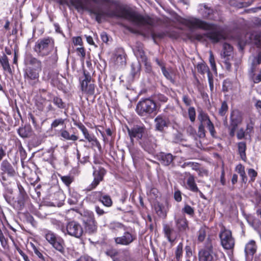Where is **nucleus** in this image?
<instances>
[{
    "label": "nucleus",
    "instance_id": "nucleus-12",
    "mask_svg": "<svg viewBox=\"0 0 261 261\" xmlns=\"http://www.w3.org/2000/svg\"><path fill=\"white\" fill-rule=\"evenodd\" d=\"M127 132L132 143L134 142V138L137 140H141L144 136L145 128L142 125H134L133 127L129 128L127 127Z\"/></svg>",
    "mask_w": 261,
    "mask_h": 261
},
{
    "label": "nucleus",
    "instance_id": "nucleus-18",
    "mask_svg": "<svg viewBox=\"0 0 261 261\" xmlns=\"http://www.w3.org/2000/svg\"><path fill=\"white\" fill-rule=\"evenodd\" d=\"M175 221L176 227L179 231H186L188 229V222L185 216L175 218Z\"/></svg>",
    "mask_w": 261,
    "mask_h": 261
},
{
    "label": "nucleus",
    "instance_id": "nucleus-63",
    "mask_svg": "<svg viewBox=\"0 0 261 261\" xmlns=\"http://www.w3.org/2000/svg\"><path fill=\"white\" fill-rule=\"evenodd\" d=\"M76 261H92V259L88 256H83L80 257Z\"/></svg>",
    "mask_w": 261,
    "mask_h": 261
},
{
    "label": "nucleus",
    "instance_id": "nucleus-47",
    "mask_svg": "<svg viewBox=\"0 0 261 261\" xmlns=\"http://www.w3.org/2000/svg\"><path fill=\"white\" fill-rule=\"evenodd\" d=\"M25 196L22 193L20 194L18 197L17 203L19 205L20 208H21L24 205L25 201Z\"/></svg>",
    "mask_w": 261,
    "mask_h": 261
},
{
    "label": "nucleus",
    "instance_id": "nucleus-2",
    "mask_svg": "<svg viewBox=\"0 0 261 261\" xmlns=\"http://www.w3.org/2000/svg\"><path fill=\"white\" fill-rule=\"evenodd\" d=\"M26 67L24 69V82L34 86L39 82L40 73L42 71V62L32 56H28L24 59Z\"/></svg>",
    "mask_w": 261,
    "mask_h": 261
},
{
    "label": "nucleus",
    "instance_id": "nucleus-35",
    "mask_svg": "<svg viewBox=\"0 0 261 261\" xmlns=\"http://www.w3.org/2000/svg\"><path fill=\"white\" fill-rule=\"evenodd\" d=\"M51 101L59 109H64L65 107V103L60 97L54 96Z\"/></svg>",
    "mask_w": 261,
    "mask_h": 261
},
{
    "label": "nucleus",
    "instance_id": "nucleus-8",
    "mask_svg": "<svg viewBox=\"0 0 261 261\" xmlns=\"http://www.w3.org/2000/svg\"><path fill=\"white\" fill-rule=\"evenodd\" d=\"M221 244L225 249H231L234 245V240L231 231L225 227H222L219 233Z\"/></svg>",
    "mask_w": 261,
    "mask_h": 261
},
{
    "label": "nucleus",
    "instance_id": "nucleus-26",
    "mask_svg": "<svg viewBox=\"0 0 261 261\" xmlns=\"http://www.w3.org/2000/svg\"><path fill=\"white\" fill-rule=\"evenodd\" d=\"M0 63L2 65L4 71H7L9 73L12 72V70L10 67L8 58L4 55L0 57Z\"/></svg>",
    "mask_w": 261,
    "mask_h": 261
},
{
    "label": "nucleus",
    "instance_id": "nucleus-45",
    "mask_svg": "<svg viewBox=\"0 0 261 261\" xmlns=\"http://www.w3.org/2000/svg\"><path fill=\"white\" fill-rule=\"evenodd\" d=\"M209 61L211 64L212 69L213 70H216V66L215 62V58L212 51H210Z\"/></svg>",
    "mask_w": 261,
    "mask_h": 261
},
{
    "label": "nucleus",
    "instance_id": "nucleus-22",
    "mask_svg": "<svg viewBox=\"0 0 261 261\" xmlns=\"http://www.w3.org/2000/svg\"><path fill=\"white\" fill-rule=\"evenodd\" d=\"M257 246L255 242L253 240L250 241L245 246V252L247 256L253 255L256 252Z\"/></svg>",
    "mask_w": 261,
    "mask_h": 261
},
{
    "label": "nucleus",
    "instance_id": "nucleus-37",
    "mask_svg": "<svg viewBox=\"0 0 261 261\" xmlns=\"http://www.w3.org/2000/svg\"><path fill=\"white\" fill-rule=\"evenodd\" d=\"M213 13V10L206 6H202L201 8V14L204 18H208Z\"/></svg>",
    "mask_w": 261,
    "mask_h": 261
},
{
    "label": "nucleus",
    "instance_id": "nucleus-19",
    "mask_svg": "<svg viewBox=\"0 0 261 261\" xmlns=\"http://www.w3.org/2000/svg\"><path fill=\"white\" fill-rule=\"evenodd\" d=\"M95 195L105 206L110 207L112 205V200L110 196L107 195H103L101 192H95Z\"/></svg>",
    "mask_w": 261,
    "mask_h": 261
},
{
    "label": "nucleus",
    "instance_id": "nucleus-50",
    "mask_svg": "<svg viewBox=\"0 0 261 261\" xmlns=\"http://www.w3.org/2000/svg\"><path fill=\"white\" fill-rule=\"evenodd\" d=\"M61 178L66 186H69L72 182V178L70 176H62Z\"/></svg>",
    "mask_w": 261,
    "mask_h": 261
},
{
    "label": "nucleus",
    "instance_id": "nucleus-11",
    "mask_svg": "<svg viewBox=\"0 0 261 261\" xmlns=\"http://www.w3.org/2000/svg\"><path fill=\"white\" fill-rule=\"evenodd\" d=\"M85 78L81 83L82 91L88 95H92L95 93V86L91 83V76L84 72Z\"/></svg>",
    "mask_w": 261,
    "mask_h": 261
},
{
    "label": "nucleus",
    "instance_id": "nucleus-60",
    "mask_svg": "<svg viewBox=\"0 0 261 261\" xmlns=\"http://www.w3.org/2000/svg\"><path fill=\"white\" fill-rule=\"evenodd\" d=\"M155 98L159 101L162 102H165L167 101V98L164 95L158 94L155 96Z\"/></svg>",
    "mask_w": 261,
    "mask_h": 261
},
{
    "label": "nucleus",
    "instance_id": "nucleus-33",
    "mask_svg": "<svg viewBox=\"0 0 261 261\" xmlns=\"http://www.w3.org/2000/svg\"><path fill=\"white\" fill-rule=\"evenodd\" d=\"M95 15H96V19L98 22H100L101 19L105 16L107 17H113L115 15L114 13H109L107 12H105L102 11H98L94 12Z\"/></svg>",
    "mask_w": 261,
    "mask_h": 261
},
{
    "label": "nucleus",
    "instance_id": "nucleus-48",
    "mask_svg": "<svg viewBox=\"0 0 261 261\" xmlns=\"http://www.w3.org/2000/svg\"><path fill=\"white\" fill-rule=\"evenodd\" d=\"M182 211L186 214L192 215L194 214V209L189 205H186L183 208Z\"/></svg>",
    "mask_w": 261,
    "mask_h": 261
},
{
    "label": "nucleus",
    "instance_id": "nucleus-32",
    "mask_svg": "<svg viewBox=\"0 0 261 261\" xmlns=\"http://www.w3.org/2000/svg\"><path fill=\"white\" fill-rule=\"evenodd\" d=\"M198 118L199 120L201 122V124H203V125L207 124L209 122L211 121L207 114L203 111L199 112Z\"/></svg>",
    "mask_w": 261,
    "mask_h": 261
},
{
    "label": "nucleus",
    "instance_id": "nucleus-46",
    "mask_svg": "<svg viewBox=\"0 0 261 261\" xmlns=\"http://www.w3.org/2000/svg\"><path fill=\"white\" fill-rule=\"evenodd\" d=\"M116 64H123L125 62V57L123 54H118L116 55Z\"/></svg>",
    "mask_w": 261,
    "mask_h": 261
},
{
    "label": "nucleus",
    "instance_id": "nucleus-51",
    "mask_svg": "<svg viewBox=\"0 0 261 261\" xmlns=\"http://www.w3.org/2000/svg\"><path fill=\"white\" fill-rule=\"evenodd\" d=\"M248 174L251 178L252 181H254L255 177L257 176V172L253 169H249L248 170Z\"/></svg>",
    "mask_w": 261,
    "mask_h": 261
},
{
    "label": "nucleus",
    "instance_id": "nucleus-30",
    "mask_svg": "<svg viewBox=\"0 0 261 261\" xmlns=\"http://www.w3.org/2000/svg\"><path fill=\"white\" fill-rule=\"evenodd\" d=\"M106 254L110 256L113 261H120L119 257H118V252L115 249H110L106 251Z\"/></svg>",
    "mask_w": 261,
    "mask_h": 261
},
{
    "label": "nucleus",
    "instance_id": "nucleus-1",
    "mask_svg": "<svg viewBox=\"0 0 261 261\" xmlns=\"http://www.w3.org/2000/svg\"><path fill=\"white\" fill-rule=\"evenodd\" d=\"M184 23L190 28H199L208 31L205 36L213 42H218L223 38V35L220 28L214 23H208L195 17L185 19Z\"/></svg>",
    "mask_w": 261,
    "mask_h": 261
},
{
    "label": "nucleus",
    "instance_id": "nucleus-5",
    "mask_svg": "<svg viewBox=\"0 0 261 261\" xmlns=\"http://www.w3.org/2000/svg\"><path fill=\"white\" fill-rule=\"evenodd\" d=\"M156 105L150 99H145L140 101L137 106V113L141 116H146L155 111Z\"/></svg>",
    "mask_w": 261,
    "mask_h": 261
},
{
    "label": "nucleus",
    "instance_id": "nucleus-16",
    "mask_svg": "<svg viewBox=\"0 0 261 261\" xmlns=\"http://www.w3.org/2000/svg\"><path fill=\"white\" fill-rule=\"evenodd\" d=\"M79 128L82 132L85 138L89 141L92 142L93 145L96 146L98 148L101 147L100 144L98 140L94 136H91L86 127L82 124L79 125Z\"/></svg>",
    "mask_w": 261,
    "mask_h": 261
},
{
    "label": "nucleus",
    "instance_id": "nucleus-36",
    "mask_svg": "<svg viewBox=\"0 0 261 261\" xmlns=\"http://www.w3.org/2000/svg\"><path fill=\"white\" fill-rule=\"evenodd\" d=\"M197 70L201 74H204L205 73H207V76H208V73L210 74L208 67L203 63H200L198 64Z\"/></svg>",
    "mask_w": 261,
    "mask_h": 261
},
{
    "label": "nucleus",
    "instance_id": "nucleus-56",
    "mask_svg": "<svg viewBox=\"0 0 261 261\" xmlns=\"http://www.w3.org/2000/svg\"><path fill=\"white\" fill-rule=\"evenodd\" d=\"M182 100L187 106H190L192 102L191 99L186 95L182 96Z\"/></svg>",
    "mask_w": 261,
    "mask_h": 261
},
{
    "label": "nucleus",
    "instance_id": "nucleus-9",
    "mask_svg": "<svg viewBox=\"0 0 261 261\" xmlns=\"http://www.w3.org/2000/svg\"><path fill=\"white\" fill-rule=\"evenodd\" d=\"M66 230L69 236L76 238H80L83 233V228L82 225L74 221L69 222L67 224Z\"/></svg>",
    "mask_w": 261,
    "mask_h": 261
},
{
    "label": "nucleus",
    "instance_id": "nucleus-43",
    "mask_svg": "<svg viewBox=\"0 0 261 261\" xmlns=\"http://www.w3.org/2000/svg\"><path fill=\"white\" fill-rule=\"evenodd\" d=\"M64 119L59 118L55 119L51 124V128H55L60 125H63L64 123Z\"/></svg>",
    "mask_w": 261,
    "mask_h": 261
},
{
    "label": "nucleus",
    "instance_id": "nucleus-54",
    "mask_svg": "<svg viewBox=\"0 0 261 261\" xmlns=\"http://www.w3.org/2000/svg\"><path fill=\"white\" fill-rule=\"evenodd\" d=\"M79 56H80L82 58V60H84L85 57V51L83 47H79L76 49Z\"/></svg>",
    "mask_w": 261,
    "mask_h": 261
},
{
    "label": "nucleus",
    "instance_id": "nucleus-14",
    "mask_svg": "<svg viewBox=\"0 0 261 261\" xmlns=\"http://www.w3.org/2000/svg\"><path fill=\"white\" fill-rule=\"evenodd\" d=\"M106 174V170L103 168H99L98 169H95L93 175L94 179L91 185L89 186L88 190L90 191L96 188L99 182L103 180V177Z\"/></svg>",
    "mask_w": 261,
    "mask_h": 261
},
{
    "label": "nucleus",
    "instance_id": "nucleus-4",
    "mask_svg": "<svg viewBox=\"0 0 261 261\" xmlns=\"http://www.w3.org/2000/svg\"><path fill=\"white\" fill-rule=\"evenodd\" d=\"M122 17L138 26L145 24L151 25L152 23L150 18L143 17L134 11H126L123 13Z\"/></svg>",
    "mask_w": 261,
    "mask_h": 261
},
{
    "label": "nucleus",
    "instance_id": "nucleus-34",
    "mask_svg": "<svg viewBox=\"0 0 261 261\" xmlns=\"http://www.w3.org/2000/svg\"><path fill=\"white\" fill-rule=\"evenodd\" d=\"M81 199V196L76 192H73L70 198L68 199V202L71 204H76Z\"/></svg>",
    "mask_w": 261,
    "mask_h": 261
},
{
    "label": "nucleus",
    "instance_id": "nucleus-62",
    "mask_svg": "<svg viewBox=\"0 0 261 261\" xmlns=\"http://www.w3.org/2000/svg\"><path fill=\"white\" fill-rule=\"evenodd\" d=\"M101 38L105 43H108L109 41V37L106 33H102L101 34Z\"/></svg>",
    "mask_w": 261,
    "mask_h": 261
},
{
    "label": "nucleus",
    "instance_id": "nucleus-64",
    "mask_svg": "<svg viewBox=\"0 0 261 261\" xmlns=\"http://www.w3.org/2000/svg\"><path fill=\"white\" fill-rule=\"evenodd\" d=\"M253 81L255 83H258L261 82V70L259 71L258 75L253 79Z\"/></svg>",
    "mask_w": 261,
    "mask_h": 261
},
{
    "label": "nucleus",
    "instance_id": "nucleus-27",
    "mask_svg": "<svg viewBox=\"0 0 261 261\" xmlns=\"http://www.w3.org/2000/svg\"><path fill=\"white\" fill-rule=\"evenodd\" d=\"M238 152L241 159L246 161L247 160L246 150V145L244 142H239L238 144Z\"/></svg>",
    "mask_w": 261,
    "mask_h": 261
},
{
    "label": "nucleus",
    "instance_id": "nucleus-31",
    "mask_svg": "<svg viewBox=\"0 0 261 261\" xmlns=\"http://www.w3.org/2000/svg\"><path fill=\"white\" fill-rule=\"evenodd\" d=\"M17 132L19 136L22 138L29 137L31 134V128L27 126L19 128Z\"/></svg>",
    "mask_w": 261,
    "mask_h": 261
},
{
    "label": "nucleus",
    "instance_id": "nucleus-28",
    "mask_svg": "<svg viewBox=\"0 0 261 261\" xmlns=\"http://www.w3.org/2000/svg\"><path fill=\"white\" fill-rule=\"evenodd\" d=\"M187 185L189 187V189L191 191L194 192H197L198 191V188L195 182L194 177L193 175L190 174L187 180Z\"/></svg>",
    "mask_w": 261,
    "mask_h": 261
},
{
    "label": "nucleus",
    "instance_id": "nucleus-52",
    "mask_svg": "<svg viewBox=\"0 0 261 261\" xmlns=\"http://www.w3.org/2000/svg\"><path fill=\"white\" fill-rule=\"evenodd\" d=\"M198 136L200 138H203L205 136L204 125L200 124L198 127Z\"/></svg>",
    "mask_w": 261,
    "mask_h": 261
},
{
    "label": "nucleus",
    "instance_id": "nucleus-25",
    "mask_svg": "<svg viewBox=\"0 0 261 261\" xmlns=\"http://www.w3.org/2000/svg\"><path fill=\"white\" fill-rule=\"evenodd\" d=\"M160 160L165 166L170 165L173 160V156L171 153H162L160 155Z\"/></svg>",
    "mask_w": 261,
    "mask_h": 261
},
{
    "label": "nucleus",
    "instance_id": "nucleus-59",
    "mask_svg": "<svg viewBox=\"0 0 261 261\" xmlns=\"http://www.w3.org/2000/svg\"><path fill=\"white\" fill-rule=\"evenodd\" d=\"M236 171L239 174L242 173L245 171L244 167L241 164H239L236 166Z\"/></svg>",
    "mask_w": 261,
    "mask_h": 261
},
{
    "label": "nucleus",
    "instance_id": "nucleus-15",
    "mask_svg": "<svg viewBox=\"0 0 261 261\" xmlns=\"http://www.w3.org/2000/svg\"><path fill=\"white\" fill-rule=\"evenodd\" d=\"M232 47L230 44L226 43L223 44L221 56L225 59L224 64L227 70H230L231 67V64L230 63L229 60L232 53Z\"/></svg>",
    "mask_w": 261,
    "mask_h": 261
},
{
    "label": "nucleus",
    "instance_id": "nucleus-23",
    "mask_svg": "<svg viewBox=\"0 0 261 261\" xmlns=\"http://www.w3.org/2000/svg\"><path fill=\"white\" fill-rule=\"evenodd\" d=\"M156 129L162 131L165 127L168 125V121L165 118H163L161 116H158L155 119Z\"/></svg>",
    "mask_w": 261,
    "mask_h": 261
},
{
    "label": "nucleus",
    "instance_id": "nucleus-41",
    "mask_svg": "<svg viewBox=\"0 0 261 261\" xmlns=\"http://www.w3.org/2000/svg\"><path fill=\"white\" fill-rule=\"evenodd\" d=\"M188 115L190 120L194 122L195 120L196 112L194 107H190L188 109Z\"/></svg>",
    "mask_w": 261,
    "mask_h": 261
},
{
    "label": "nucleus",
    "instance_id": "nucleus-49",
    "mask_svg": "<svg viewBox=\"0 0 261 261\" xmlns=\"http://www.w3.org/2000/svg\"><path fill=\"white\" fill-rule=\"evenodd\" d=\"M206 125L207 128H208V130L210 131V133L211 135L214 137L215 135L216 134V132L214 128V125L213 123L211 121L209 122L208 123H207Z\"/></svg>",
    "mask_w": 261,
    "mask_h": 261
},
{
    "label": "nucleus",
    "instance_id": "nucleus-13",
    "mask_svg": "<svg viewBox=\"0 0 261 261\" xmlns=\"http://www.w3.org/2000/svg\"><path fill=\"white\" fill-rule=\"evenodd\" d=\"M136 239L135 234L128 231L124 232L122 236L114 238V242L117 245L128 246Z\"/></svg>",
    "mask_w": 261,
    "mask_h": 261
},
{
    "label": "nucleus",
    "instance_id": "nucleus-40",
    "mask_svg": "<svg viewBox=\"0 0 261 261\" xmlns=\"http://www.w3.org/2000/svg\"><path fill=\"white\" fill-rule=\"evenodd\" d=\"M182 167H191L193 170L195 171H198L199 168V164L196 163H194L192 162H189L185 163L182 165Z\"/></svg>",
    "mask_w": 261,
    "mask_h": 261
},
{
    "label": "nucleus",
    "instance_id": "nucleus-20",
    "mask_svg": "<svg viewBox=\"0 0 261 261\" xmlns=\"http://www.w3.org/2000/svg\"><path fill=\"white\" fill-rule=\"evenodd\" d=\"M134 52L135 56L138 58H140L142 62H146L147 57L145 55L142 45L141 43L137 44L135 48L134 49Z\"/></svg>",
    "mask_w": 261,
    "mask_h": 261
},
{
    "label": "nucleus",
    "instance_id": "nucleus-55",
    "mask_svg": "<svg viewBox=\"0 0 261 261\" xmlns=\"http://www.w3.org/2000/svg\"><path fill=\"white\" fill-rule=\"evenodd\" d=\"M253 132V125L252 123L248 124L246 129V134L250 135Z\"/></svg>",
    "mask_w": 261,
    "mask_h": 261
},
{
    "label": "nucleus",
    "instance_id": "nucleus-29",
    "mask_svg": "<svg viewBox=\"0 0 261 261\" xmlns=\"http://www.w3.org/2000/svg\"><path fill=\"white\" fill-rule=\"evenodd\" d=\"M61 136L65 140L76 141L78 139L77 136L72 134L70 135L69 132L65 129L61 130Z\"/></svg>",
    "mask_w": 261,
    "mask_h": 261
},
{
    "label": "nucleus",
    "instance_id": "nucleus-57",
    "mask_svg": "<svg viewBox=\"0 0 261 261\" xmlns=\"http://www.w3.org/2000/svg\"><path fill=\"white\" fill-rule=\"evenodd\" d=\"M245 134L246 132L244 130V129L243 128H240L238 131L237 135V138L239 139H242L244 137Z\"/></svg>",
    "mask_w": 261,
    "mask_h": 261
},
{
    "label": "nucleus",
    "instance_id": "nucleus-24",
    "mask_svg": "<svg viewBox=\"0 0 261 261\" xmlns=\"http://www.w3.org/2000/svg\"><path fill=\"white\" fill-rule=\"evenodd\" d=\"M163 232L169 242L173 243L174 241V239L172 237L174 229L169 225L167 224L163 225Z\"/></svg>",
    "mask_w": 261,
    "mask_h": 261
},
{
    "label": "nucleus",
    "instance_id": "nucleus-17",
    "mask_svg": "<svg viewBox=\"0 0 261 261\" xmlns=\"http://www.w3.org/2000/svg\"><path fill=\"white\" fill-rule=\"evenodd\" d=\"M242 121V116L241 113L237 110L232 111L230 115V124L231 126H238Z\"/></svg>",
    "mask_w": 261,
    "mask_h": 261
},
{
    "label": "nucleus",
    "instance_id": "nucleus-53",
    "mask_svg": "<svg viewBox=\"0 0 261 261\" xmlns=\"http://www.w3.org/2000/svg\"><path fill=\"white\" fill-rule=\"evenodd\" d=\"M18 151L19 152V153H20V155L21 156V160L24 159L26 157L27 153H26V152H25L24 149L22 147L21 144H20L19 145Z\"/></svg>",
    "mask_w": 261,
    "mask_h": 261
},
{
    "label": "nucleus",
    "instance_id": "nucleus-39",
    "mask_svg": "<svg viewBox=\"0 0 261 261\" xmlns=\"http://www.w3.org/2000/svg\"><path fill=\"white\" fill-rule=\"evenodd\" d=\"M228 107L227 102L224 101H223L221 106L219 110V114L221 116L225 115L228 110Z\"/></svg>",
    "mask_w": 261,
    "mask_h": 261
},
{
    "label": "nucleus",
    "instance_id": "nucleus-38",
    "mask_svg": "<svg viewBox=\"0 0 261 261\" xmlns=\"http://www.w3.org/2000/svg\"><path fill=\"white\" fill-rule=\"evenodd\" d=\"M175 258L177 261H179L182 255V244L180 243L176 247Z\"/></svg>",
    "mask_w": 261,
    "mask_h": 261
},
{
    "label": "nucleus",
    "instance_id": "nucleus-44",
    "mask_svg": "<svg viewBox=\"0 0 261 261\" xmlns=\"http://www.w3.org/2000/svg\"><path fill=\"white\" fill-rule=\"evenodd\" d=\"M162 71L163 74L167 79L170 80L171 82H173V80L172 79V76L171 73L166 70L165 66H162Z\"/></svg>",
    "mask_w": 261,
    "mask_h": 261
},
{
    "label": "nucleus",
    "instance_id": "nucleus-58",
    "mask_svg": "<svg viewBox=\"0 0 261 261\" xmlns=\"http://www.w3.org/2000/svg\"><path fill=\"white\" fill-rule=\"evenodd\" d=\"M73 42L75 45H82V39L80 37H74L73 38Z\"/></svg>",
    "mask_w": 261,
    "mask_h": 261
},
{
    "label": "nucleus",
    "instance_id": "nucleus-61",
    "mask_svg": "<svg viewBox=\"0 0 261 261\" xmlns=\"http://www.w3.org/2000/svg\"><path fill=\"white\" fill-rule=\"evenodd\" d=\"M174 198L176 201L179 202L181 200V193L179 191L175 192L174 193Z\"/></svg>",
    "mask_w": 261,
    "mask_h": 261
},
{
    "label": "nucleus",
    "instance_id": "nucleus-42",
    "mask_svg": "<svg viewBox=\"0 0 261 261\" xmlns=\"http://www.w3.org/2000/svg\"><path fill=\"white\" fill-rule=\"evenodd\" d=\"M206 236V231L204 228H201L199 229L198 234V240L200 242H202Z\"/></svg>",
    "mask_w": 261,
    "mask_h": 261
},
{
    "label": "nucleus",
    "instance_id": "nucleus-6",
    "mask_svg": "<svg viewBox=\"0 0 261 261\" xmlns=\"http://www.w3.org/2000/svg\"><path fill=\"white\" fill-rule=\"evenodd\" d=\"M44 237L46 241L53 248L61 253H64L65 243L62 238H57L54 232L49 230H46L44 232Z\"/></svg>",
    "mask_w": 261,
    "mask_h": 261
},
{
    "label": "nucleus",
    "instance_id": "nucleus-3",
    "mask_svg": "<svg viewBox=\"0 0 261 261\" xmlns=\"http://www.w3.org/2000/svg\"><path fill=\"white\" fill-rule=\"evenodd\" d=\"M54 47V40L47 37L38 40L35 43L34 50L39 56L43 57L48 55Z\"/></svg>",
    "mask_w": 261,
    "mask_h": 261
},
{
    "label": "nucleus",
    "instance_id": "nucleus-7",
    "mask_svg": "<svg viewBox=\"0 0 261 261\" xmlns=\"http://www.w3.org/2000/svg\"><path fill=\"white\" fill-rule=\"evenodd\" d=\"M199 261H215L217 259V255L213 250L211 241H207L204 248L199 251Z\"/></svg>",
    "mask_w": 261,
    "mask_h": 261
},
{
    "label": "nucleus",
    "instance_id": "nucleus-21",
    "mask_svg": "<svg viewBox=\"0 0 261 261\" xmlns=\"http://www.w3.org/2000/svg\"><path fill=\"white\" fill-rule=\"evenodd\" d=\"M86 230L90 233L95 232L97 230L96 222L93 217H90L85 223Z\"/></svg>",
    "mask_w": 261,
    "mask_h": 261
},
{
    "label": "nucleus",
    "instance_id": "nucleus-10",
    "mask_svg": "<svg viewBox=\"0 0 261 261\" xmlns=\"http://www.w3.org/2000/svg\"><path fill=\"white\" fill-rule=\"evenodd\" d=\"M1 174L3 180L6 181L8 177H13L15 174V171L11 164L7 160L2 161L0 166Z\"/></svg>",
    "mask_w": 261,
    "mask_h": 261
}]
</instances>
